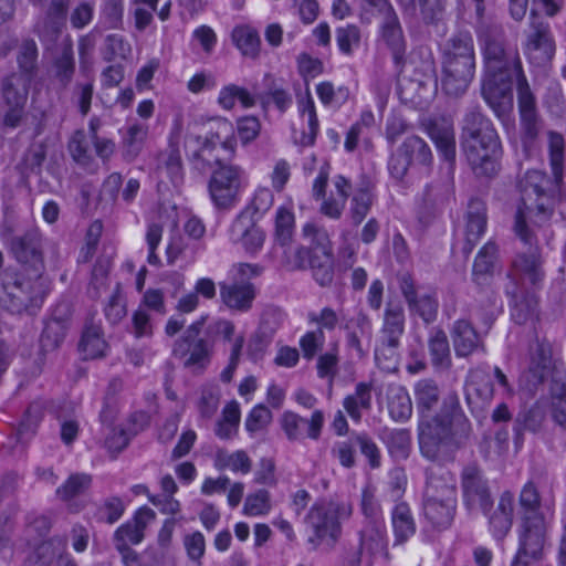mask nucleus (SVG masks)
<instances>
[{"label":"nucleus","mask_w":566,"mask_h":566,"mask_svg":"<svg viewBox=\"0 0 566 566\" xmlns=\"http://www.w3.org/2000/svg\"><path fill=\"white\" fill-rule=\"evenodd\" d=\"M70 0H51L45 18L36 23L38 33L53 41L61 31Z\"/></svg>","instance_id":"obj_32"},{"label":"nucleus","mask_w":566,"mask_h":566,"mask_svg":"<svg viewBox=\"0 0 566 566\" xmlns=\"http://www.w3.org/2000/svg\"><path fill=\"white\" fill-rule=\"evenodd\" d=\"M91 482L92 478L88 474H72L65 483L56 490V494L62 501H70L84 493L90 488Z\"/></svg>","instance_id":"obj_55"},{"label":"nucleus","mask_w":566,"mask_h":566,"mask_svg":"<svg viewBox=\"0 0 566 566\" xmlns=\"http://www.w3.org/2000/svg\"><path fill=\"white\" fill-rule=\"evenodd\" d=\"M187 140L196 142L197 144H202L200 149L193 151L192 159L193 160H202V166H196L198 169H203L209 163V158L205 156L207 151H210L220 145L221 148L229 153V158H231L235 153L237 139L234 137L233 126L228 120H220L217 123L216 130H211L210 134L201 142L200 136L188 135Z\"/></svg>","instance_id":"obj_14"},{"label":"nucleus","mask_w":566,"mask_h":566,"mask_svg":"<svg viewBox=\"0 0 566 566\" xmlns=\"http://www.w3.org/2000/svg\"><path fill=\"white\" fill-rule=\"evenodd\" d=\"M360 547L376 554L386 547V530L380 521L368 522L365 530L360 532Z\"/></svg>","instance_id":"obj_44"},{"label":"nucleus","mask_w":566,"mask_h":566,"mask_svg":"<svg viewBox=\"0 0 566 566\" xmlns=\"http://www.w3.org/2000/svg\"><path fill=\"white\" fill-rule=\"evenodd\" d=\"M527 52L530 57L539 64L551 61L555 53V43L548 23L539 20L533 12L531 33L527 38Z\"/></svg>","instance_id":"obj_19"},{"label":"nucleus","mask_w":566,"mask_h":566,"mask_svg":"<svg viewBox=\"0 0 566 566\" xmlns=\"http://www.w3.org/2000/svg\"><path fill=\"white\" fill-rule=\"evenodd\" d=\"M546 411L541 402L534 403L531 408L521 411L514 421V442L516 447L523 443V433L530 431L533 433L538 432L545 421Z\"/></svg>","instance_id":"obj_30"},{"label":"nucleus","mask_w":566,"mask_h":566,"mask_svg":"<svg viewBox=\"0 0 566 566\" xmlns=\"http://www.w3.org/2000/svg\"><path fill=\"white\" fill-rule=\"evenodd\" d=\"M46 158V149L43 144L32 145L23 156L21 163V172L23 175L40 174L42 165Z\"/></svg>","instance_id":"obj_58"},{"label":"nucleus","mask_w":566,"mask_h":566,"mask_svg":"<svg viewBox=\"0 0 566 566\" xmlns=\"http://www.w3.org/2000/svg\"><path fill=\"white\" fill-rule=\"evenodd\" d=\"M146 136V125L134 124L128 127L123 142V157L125 160L132 161L137 157Z\"/></svg>","instance_id":"obj_50"},{"label":"nucleus","mask_w":566,"mask_h":566,"mask_svg":"<svg viewBox=\"0 0 566 566\" xmlns=\"http://www.w3.org/2000/svg\"><path fill=\"white\" fill-rule=\"evenodd\" d=\"M490 373L482 367L469 371L465 380V400L472 412L483 411L493 397Z\"/></svg>","instance_id":"obj_16"},{"label":"nucleus","mask_w":566,"mask_h":566,"mask_svg":"<svg viewBox=\"0 0 566 566\" xmlns=\"http://www.w3.org/2000/svg\"><path fill=\"white\" fill-rule=\"evenodd\" d=\"M387 408L395 421H406L412 415V402L407 389L398 384L387 388Z\"/></svg>","instance_id":"obj_38"},{"label":"nucleus","mask_w":566,"mask_h":566,"mask_svg":"<svg viewBox=\"0 0 566 566\" xmlns=\"http://www.w3.org/2000/svg\"><path fill=\"white\" fill-rule=\"evenodd\" d=\"M0 284L7 298L0 296V302L12 313L39 310L48 293L49 283L43 272H24L8 268L0 276Z\"/></svg>","instance_id":"obj_7"},{"label":"nucleus","mask_w":566,"mask_h":566,"mask_svg":"<svg viewBox=\"0 0 566 566\" xmlns=\"http://www.w3.org/2000/svg\"><path fill=\"white\" fill-rule=\"evenodd\" d=\"M398 149L410 163H412L413 159L422 165H427L431 161V150L429 146L418 136L407 137Z\"/></svg>","instance_id":"obj_53"},{"label":"nucleus","mask_w":566,"mask_h":566,"mask_svg":"<svg viewBox=\"0 0 566 566\" xmlns=\"http://www.w3.org/2000/svg\"><path fill=\"white\" fill-rule=\"evenodd\" d=\"M450 334L457 357H469L474 353L485 352L483 338L470 321L457 319Z\"/></svg>","instance_id":"obj_21"},{"label":"nucleus","mask_w":566,"mask_h":566,"mask_svg":"<svg viewBox=\"0 0 566 566\" xmlns=\"http://www.w3.org/2000/svg\"><path fill=\"white\" fill-rule=\"evenodd\" d=\"M399 289L411 314L418 315L427 324L436 321L439 303L434 294L419 296L416 282L409 273L399 277Z\"/></svg>","instance_id":"obj_15"},{"label":"nucleus","mask_w":566,"mask_h":566,"mask_svg":"<svg viewBox=\"0 0 566 566\" xmlns=\"http://www.w3.org/2000/svg\"><path fill=\"white\" fill-rule=\"evenodd\" d=\"M523 527L516 556L539 560L546 532L544 517L542 515L524 516Z\"/></svg>","instance_id":"obj_18"},{"label":"nucleus","mask_w":566,"mask_h":566,"mask_svg":"<svg viewBox=\"0 0 566 566\" xmlns=\"http://www.w3.org/2000/svg\"><path fill=\"white\" fill-rule=\"evenodd\" d=\"M303 234L310 240V247L287 249L283 252V264L290 271L310 268L321 286H327L334 279V255L327 231L310 222L303 227Z\"/></svg>","instance_id":"obj_4"},{"label":"nucleus","mask_w":566,"mask_h":566,"mask_svg":"<svg viewBox=\"0 0 566 566\" xmlns=\"http://www.w3.org/2000/svg\"><path fill=\"white\" fill-rule=\"evenodd\" d=\"M36 61L38 49L35 42L32 40L24 41L18 55V63L23 73L22 75L31 80L34 71L36 70Z\"/></svg>","instance_id":"obj_59"},{"label":"nucleus","mask_w":566,"mask_h":566,"mask_svg":"<svg viewBox=\"0 0 566 566\" xmlns=\"http://www.w3.org/2000/svg\"><path fill=\"white\" fill-rule=\"evenodd\" d=\"M551 179L541 170H527L520 181L521 205L515 213L514 231L524 243H532L533 232L526 224V214H533L537 224L546 223L554 213Z\"/></svg>","instance_id":"obj_5"},{"label":"nucleus","mask_w":566,"mask_h":566,"mask_svg":"<svg viewBox=\"0 0 566 566\" xmlns=\"http://www.w3.org/2000/svg\"><path fill=\"white\" fill-rule=\"evenodd\" d=\"M486 286H482L478 301L482 307H485L482 313V319L484 325L490 328L500 312L501 304L496 293Z\"/></svg>","instance_id":"obj_57"},{"label":"nucleus","mask_w":566,"mask_h":566,"mask_svg":"<svg viewBox=\"0 0 566 566\" xmlns=\"http://www.w3.org/2000/svg\"><path fill=\"white\" fill-rule=\"evenodd\" d=\"M549 392L552 398L566 397V367L564 363H557L554 369L548 373Z\"/></svg>","instance_id":"obj_64"},{"label":"nucleus","mask_w":566,"mask_h":566,"mask_svg":"<svg viewBox=\"0 0 566 566\" xmlns=\"http://www.w3.org/2000/svg\"><path fill=\"white\" fill-rule=\"evenodd\" d=\"M415 401L418 412L423 418H429L440 402L441 391L438 384L432 379H421L416 382Z\"/></svg>","instance_id":"obj_35"},{"label":"nucleus","mask_w":566,"mask_h":566,"mask_svg":"<svg viewBox=\"0 0 566 566\" xmlns=\"http://www.w3.org/2000/svg\"><path fill=\"white\" fill-rule=\"evenodd\" d=\"M30 81L22 74H11L4 78L2 92L8 106L25 105Z\"/></svg>","instance_id":"obj_41"},{"label":"nucleus","mask_w":566,"mask_h":566,"mask_svg":"<svg viewBox=\"0 0 566 566\" xmlns=\"http://www.w3.org/2000/svg\"><path fill=\"white\" fill-rule=\"evenodd\" d=\"M371 205L373 196L369 191V182H366L356 191L352 199L350 218L355 226L361 223V221L366 218Z\"/></svg>","instance_id":"obj_54"},{"label":"nucleus","mask_w":566,"mask_h":566,"mask_svg":"<svg viewBox=\"0 0 566 566\" xmlns=\"http://www.w3.org/2000/svg\"><path fill=\"white\" fill-rule=\"evenodd\" d=\"M65 547V541L60 537H53L45 541L36 546L30 562L33 566H45L52 563V560L61 555Z\"/></svg>","instance_id":"obj_48"},{"label":"nucleus","mask_w":566,"mask_h":566,"mask_svg":"<svg viewBox=\"0 0 566 566\" xmlns=\"http://www.w3.org/2000/svg\"><path fill=\"white\" fill-rule=\"evenodd\" d=\"M69 151L72 158L81 165H87L91 161V155L88 153V144L86 135L83 129H77L73 133L69 145Z\"/></svg>","instance_id":"obj_60"},{"label":"nucleus","mask_w":566,"mask_h":566,"mask_svg":"<svg viewBox=\"0 0 566 566\" xmlns=\"http://www.w3.org/2000/svg\"><path fill=\"white\" fill-rule=\"evenodd\" d=\"M371 384L359 382L356 385L355 394L344 399V409L353 420L359 421L361 419L360 410L371 408Z\"/></svg>","instance_id":"obj_43"},{"label":"nucleus","mask_w":566,"mask_h":566,"mask_svg":"<svg viewBox=\"0 0 566 566\" xmlns=\"http://www.w3.org/2000/svg\"><path fill=\"white\" fill-rule=\"evenodd\" d=\"M220 298L232 311L248 312L255 298V286L251 282L220 283Z\"/></svg>","instance_id":"obj_24"},{"label":"nucleus","mask_w":566,"mask_h":566,"mask_svg":"<svg viewBox=\"0 0 566 566\" xmlns=\"http://www.w3.org/2000/svg\"><path fill=\"white\" fill-rule=\"evenodd\" d=\"M507 294L512 298L511 316L516 324L523 325L538 317V300L534 294L520 297L515 292L507 291Z\"/></svg>","instance_id":"obj_40"},{"label":"nucleus","mask_w":566,"mask_h":566,"mask_svg":"<svg viewBox=\"0 0 566 566\" xmlns=\"http://www.w3.org/2000/svg\"><path fill=\"white\" fill-rule=\"evenodd\" d=\"M471 424L461 410L459 398L450 394L443 400L440 413L419 426V446L423 457L443 460L469 439Z\"/></svg>","instance_id":"obj_2"},{"label":"nucleus","mask_w":566,"mask_h":566,"mask_svg":"<svg viewBox=\"0 0 566 566\" xmlns=\"http://www.w3.org/2000/svg\"><path fill=\"white\" fill-rule=\"evenodd\" d=\"M410 442V432L407 429L391 430L386 438L389 452L397 457H407Z\"/></svg>","instance_id":"obj_61"},{"label":"nucleus","mask_w":566,"mask_h":566,"mask_svg":"<svg viewBox=\"0 0 566 566\" xmlns=\"http://www.w3.org/2000/svg\"><path fill=\"white\" fill-rule=\"evenodd\" d=\"M423 514L436 530L451 526L457 511V488L451 479L433 471L428 472L423 492Z\"/></svg>","instance_id":"obj_8"},{"label":"nucleus","mask_w":566,"mask_h":566,"mask_svg":"<svg viewBox=\"0 0 566 566\" xmlns=\"http://www.w3.org/2000/svg\"><path fill=\"white\" fill-rule=\"evenodd\" d=\"M475 72L474 43L470 33L451 36L442 52V91L458 97L465 93Z\"/></svg>","instance_id":"obj_6"},{"label":"nucleus","mask_w":566,"mask_h":566,"mask_svg":"<svg viewBox=\"0 0 566 566\" xmlns=\"http://www.w3.org/2000/svg\"><path fill=\"white\" fill-rule=\"evenodd\" d=\"M517 90L521 126L524 143H532L542 129V122L536 112V103L526 78H522Z\"/></svg>","instance_id":"obj_17"},{"label":"nucleus","mask_w":566,"mask_h":566,"mask_svg":"<svg viewBox=\"0 0 566 566\" xmlns=\"http://www.w3.org/2000/svg\"><path fill=\"white\" fill-rule=\"evenodd\" d=\"M345 329L347 331L346 336L348 346L363 356L364 349L360 340L361 338L370 339L371 337V324L369 317L365 313L359 312L355 317L347 322Z\"/></svg>","instance_id":"obj_42"},{"label":"nucleus","mask_w":566,"mask_h":566,"mask_svg":"<svg viewBox=\"0 0 566 566\" xmlns=\"http://www.w3.org/2000/svg\"><path fill=\"white\" fill-rule=\"evenodd\" d=\"M207 316H201L199 319L193 322L185 331L181 338L176 342L174 353H180L181 355L189 354L186 360V366L201 365L208 360L212 345L207 336L201 337V331L206 325Z\"/></svg>","instance_id":"obj_12"},{"label":"nucleus","mask_w":566,"mask_h":566,"mask_svg":"<svg viewBox=\"0 0 566 566\" xmlns=\"http://www.w3.org/2000/svg\"><path fill=\"white\" fill-rule=\"evenodd\" d=\"M484 63L482 96L501 117L513 106V81L516 88L526 78L517 48L507 41L503 27L495 21H482L476 28Z\"/></svg>","instance_id":"obj_1"},{"label":"nucleus","mask_w":566,"mask_h":566,"mask_svg":"<svg viewBox=\"0 0 566 566\" xmlns=\"http://www.w3.org/2000/svg\"><path fill=\"white\" fill-rule=\"evenodd\" d=\"M428 349L432 366L440 371L449 370L452 365L449 339L446 332L434 327L430 331Z\"/></svg>","instance_id":"obj_33"},{"label":"nucleus","mask_w":566,"mask_h":566,"mask_svg":"<svg viewBox=\"0 0 566 566\" xmlns=\"http://www.w3.org/2000/svg\"><path fill=\"white\" fill-rule=\"evenodd\" d=\"M394 547L406 544L417 531L411 509L406 502H398L391 511Z\"/></svg>","instance_id":"obj_28"},{"label":"nucleus","mask_w":566,"mask_h":566,"mask_svg":"<svg viewBox=\"0 0 566 566\" xmlns=\"http://www.w3.org/2000/svg\"><path fill=\"white\" fill-rule=\"evenodd\" d=\"M486 228L485 203L478 198L471 199L467 212L465 245L463 251L470 253Z\"/></svg>","instance_id":"obj_27"},{"label":"nucleus","mask_w":566,"mask_h":566,"mask_svg":"<svg viewBox=\"0 0 566 566\" xmlns=\"http://www.w3.org/2000/svg\"><path fill=\"white\" fill-rule=\"evenodd\" d=\"M281 428L290 441H298L304 438L303 427H307L306 436L313 440L321 437L324 415L321 410L312 413L310 420L292 411H285L280 419Z\"/></svg>","instance_id":"obj_20"},{"label":"nucleus","mask_w":566,"mask_h":566,"mask_svg":"<svg viewBox=\"0 0 566 566\" xmlns=\"http://www.w3.org/2000/svg\"><path fill=\"white\" fill-rule=\"evenodd\" d=\"M179 133L171 134L168 148L163 155V163L174 184H178L182 179V160L179 150Z\"/></svg>","instance_id":"obj_47"},{"label":"nucleus","mask_w":566,"mask_h":566,"mask_svg":"<svg viewBox=\"0 0 566 566\" xmlns=\"http://www.w3.org/2000/svg\"><path fill=\"white\" fill-rule=\"evenodd\" d=\"M265 91L258 94V99L263 106L274 104V106L284 113L290 108L293 103L292 95L283 87L282 83L277 81L272 74H265L264 78Z\"/></svg>","instance_id":"obj_37"},{"label":"nucleus","mask_w":566,"mask_h":566,"mask_svg":"<svg viewBox=\"0 0 566 566\" xmlns=\"http://www.w3.org/2000/svg\"><path fill=\"white\" fill-rule=\"evenodd\" d=\"M497 259V247L494 242H488L478 253L473 264V280L480 285H489L493 269Z\"/></svg>","instance_id":"obj_39"},{"label":"nucleus","mask_w":566,"mask_h":566,"mask_svg":"<svg viewBox=\"0 0 566 566\" xmlns=\"http://www.w3.org/2000/svg\"><path fill=\"white\" fill-rule=\"evenodd\" d=\"M399 346L400 343L379 339V344L375 349V359L379 368L385 371H395L398 369Z\"/></svg>","instance_id":"obj_52"},{"label":"nucleus","mask_w":566,"mask_h":566,"mask_svg":"<svg viewBox=\"0 0 566 566\" xmlns=\"http://www.w3.org/2000/svg\"><path fill=\"white\" fill-rule=\"evenodd\" d=\"M271 509L270 493L266 490H259L245 499L243 512L248 515L266 514Z\"/></svg>","instance_id":"obj_62"},{"label":"nucleus","mask_w":566,"mask_h":566,"mask_svg":"<svg viewBox=\"0 0 566 566\" xmlns=\"http://www.w3.org/2000/svg\"><path fill=\"white\" fill-rule=\"evenodd\" d=\"M463 502L469 511L476 509L484 513L492 506L493 501L488 481L476 464L467 465L461 473Z\"/></svg>","instance_id":"obj_11"},{"label":"nucleus","mask_w":566,"mask_h":566,"mask_svg":"<svg viewBox=\"0 0 566 566\" xmlns=\"http://www.w3.org/2000/svg\"><path fill=\"white\" fill-rule=\"evenodd\" d=\"M325 342V335L322 328L307 332L300 339V347L303 353V357L311 360L315 357L318 350L322 349Z\"/></svg>","instance_id":"obj_63"},{"label":"nucleus","mask_w":566,"mask_h":566,"mask_svg":"<svg viewBox=\"0 0 566 566\" xmlns=\"http://www.w3.org/2000/svg\"><path fill=\"white\" fill-rule=\"evenodd\" d=\"M535 242L536 238L533 234L532 243H527L530 251L527 253H518L513 260L512 266L516 274L523 276L533 286H538L543 282L544 271L539 249L537 245H534Z\"/></svg>","instance_id":"obj_26"},{"label":"nucleus","mask_w":566,"mask_h":566,"mask_svg":"<svg viewBox=\"0 0 566 566\" xmlns=\"http://www.w3.org/2000/svg\"><path fill=\"white\" fill-rule=\"evenodd\" d=\"M78 348L84 359H97L105 356L108 345L103 337L102 327L88 321L85 324Z\"/></svg>","instance_id":"obj_34"},{"label":"nucleus","mask_w":566,"mask_h":566,"mask_svg":"<svg viewBox=\"0 0 566 566\" xmlns=\"http://www.w3.org/2000/svg\"><path fill=\"white\" fill-rule=\"evenodd\" d=\"M514 496L505 491L501 494L496 509L489 518L490 530L493 536L502 539L506 536L513 524Z\"/></svg>","instance_id":"obj_29"},{"label":"nucleus","mask_w":566,"mask_h":566,"mask_svg":"<svg viewBox=\"0 0 566 566\" xmlns=\"http://www.w3.org/2000/svg\"><path fill=\"white\" fill-rule=\"evenodd\" d=\"M381 36L392 52L397 65L403 61L406 40L397 13L391 4L386 3L382 9Z\"/></svg>","instance_id":"obj_22"},{"label":"nucleus","mask_w":566,"mask_h":566,"mask_svg":"<svg viewBox=\"0 0 566 566\" xmlns=\"http://www.w3.org/2000/svg\"><path fill=\"white\" fill-rule=\"evenodd\" d=\"M352 512V505L345 502L322 501L315 503L306 515V523L314 533L308 542L315 547L325 538H329L332 544L336 543L342 533L339 520L348 518Z\"/></svg>","instance_id":"obj_10"},{"label":"nucleus","mask_w":566,"mask_h":566,"mask_svg":"<svg viewBox=\"0 0 566 566\" xmlns=\"http://www.w3.org/2000/svg\"><path fill=\"white\" fill-rule=\"evenodd\" d=\"M405 333V311L400 304L388 303L384 313L380 340L400 343Z\"/></svg>","instance_id":"obj_36"},{"label":"nucleus","mask_w":566,"mask_h":566,"mask_svg":"<svg viewBox=\"0 0 566 566\" xmlns=\"http://www.w3.org/2000/svg\"><path fill=\"white\" fill-rule=\"evenodd\" d=\"M360 30L355 24H347L336 29V42L339 51L345 55H352L360 44Z\"/></svg>","instance_id":"obj_56"},{"label":"nucleus","mask_w":566,"mask_h":566,"mask_svg":"<svg viewBox=\"0 0 566 566\" xmlns=\"http://www.w3.org/2000/svg\"><path fill=\"white\" fill-rule=\"evenodd\" d=\"M226 159L216 156L213 165L207 164L211 168L208 193L219 212L232 210L238 205L243 188V170L239 166L227 164Z\"/></svg>","instance_id":"obj_9"},{"label":"nucleus","mask_w":566,"mask_h":566,"mask_svg":"<svg viewBox=\"0 0 566 566\" xmlns=\"http://www.w3.org/2000/svg\"><path fill=\"white\" fill-rule=\"evenodd\" d=\"M557 363L563 361L554 356L553 344L547 339L538 340L528 367V377L532 386L536 387L543 384L548 377V373L555 368Z\"/></svg>","instance_id":"obj_23"},{"label":"nucleus","mask_w":566,"mask_h":566,"mask_svg":"<svg viewBox=\"0 0 566 566\" xmlns=\"http://www.w3.org/2000/svg\"><path fill=\"white\" fill-rule=\"evenodd\" d=\"M10 252L24 272H44L42 238L38 231H29L12 238Z\"/></svg>","instance_id":"obj_13"},{"label":"nucleus","mask_w":566,"mask_h":566,"mask_svg":"<svg viewBox=\"0 0 566 566\" xmlns=\"http://www.w3.org/2000/svg\"><path fill=\"white\" fill-rule=\"evenodd\" d=\"M244 211L239 213L230 227V234L233 241H241L243 248L251 253L259 251L265 239V233L262 229L252 223L249 227L243 224Z\"/></svg>","instance_id":"obj_31"},{"label":"nucleus","mask_w":566,"mask_h":566,"mask_svg":"<svg viewBox=\"0 0 566 566\" xmlns=\"http://www.w3.org/2000/svg\"><path fill=\"white\" fill-rule=\"evenodd\" d=\"M548 136L549 164L554 182L559 188L563 184L565 142L564 137L558 133L549 132Z\"/></svg>","instance_id":"obj_45"},{"label":"nucleus","mask_w":566,"mask_h":566,"mask_svg":"<svg viewBox=\"0 0 566 566\" xmlns=\"http://www.w3.org/2000/svg\"><path fill=\"white\" fill-rule=\"evenodd\" d=\"M232 39L243 55L255 57L259 54L260 36L254 29L249 27L235 28Z\"/></svg>","instance_id":"obj_49"},{"label":"nucleus","mask_w":566,"mask_h":566,"mask_svg":"<svg viewBox=\"0 0 566 566\" xmlns=\"http://www.w3.org/2000/svg\"><path fill=\"white\" fill-rule=\"evenodd\" d=\"M293 233L294 214L290 209L280 207L275 216V242L282 248H285V250L291 249L290 244L293 239Z\"/></svg>","instance_id":"obj_46"},{"label":"nucleus","mask_w":566,"mask_h":566,"mask_svg":"<svg viewBox=\"0 0 566 566\" xmlns=\"http://www.w3.org/2000/svg\"><path fill=\"white\" fill-rule=\"evenodd\" d=\"M427 132L443 158L452 166L455 159V137L453 124L446 117L433 118Z\"/></svg>","instance_id":"obj_25"},{"label":"nucleus","mask_w":566,"mask_h":566,"mask_svg":"<svg viewBox=\"0 0 566 566\" xmlns=\"http://www.w3.org/2000/svg\"><path fill=\"white\" fill-rule=\"evenodd\" d=\"M67 329L69 328L64 325H60V323L55 321L48 319L40 337L42 352L49 353L57 349L64 342Z\"/></svg>","instance_id":"obj_51"},{"label":"nucleus","mask_w":566,"mask_h":566,"mask_svg":"<svg viewBox=\"0 0 566 566\" xmlns=\"http://www.w3.org/2000/svg\"><path fill=\"white\" fill-rule=\"evenodd\" d=\"M461 147L475 176L492 178L499 172L500 139L478 107L469 108L463 116Z\"/></svg>","instance_id":"obj_3"}]
</instances>
